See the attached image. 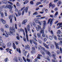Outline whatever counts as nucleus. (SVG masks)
<instances>
[{
	"instance_id": "1",
	"label": "nucleus",
	"mask_w": 62,
	"mask_h": 62,
	"mask_svg": "<svg viewBox=\"0 0 62 62\" xmlns=\"http://www.w3.org/2000/svg\"><path fill=\"white\" fill-rule=\"evenodd\" d=\"M10 30H11V31H10L9 32H7L6 31H5V36L6 38L8 37V35H10V36L14 35V34L13 33H15V28L14 27H12V28H11L10 27Z\"/></svg>"
},
{
	"instance_id": "2",
	"label": "nucleus",
	"mask_w": 62,
	"mask_h": 62,
	"mask_svg": "<svg viewBox=\"0 0 62 62\" xmlns=\"http://www.w3.org/2000/svg\"><path fill=\"white\" fill-rule=\"evenodd\" d=\"M41 49L42 50H43V51H44L45 53H46L47 54H48L50 57H51L52 56V55H51V53H50L49 52V51L47 50H46L45 49V48L43 47H41Z\"/></svg>"
},
{
	"instance_id": "3",
	"label": "nucleus",
	"mask_w": 62,
	"mask_h": 62,
	"mask_svg": "<svg viewBox=\"0 0 62 62\" xmlns=\"http://www.w3.org/2000/svg\"><path fill=\"white\" fill-rule=\"evenodd\" d=\"M35 23H39L40 25L41 26L42 25L41 23H43V21H42L40 22L39 21V20L38 19H37L35 21Z\"/></svg>"
},
{
	"instance_id": "4",
	"label": "nucleus",
	"mask_w": 62,
	"mask_h": 62,
	"mask_svg": "<svg viewBox=\"0 0 62 62\" xmlns=\"http://www.w3.org/2000/svg\"><path fill=\"white\" fill-rule=\"evenodd\" d=\"M43 29H45V27H46V26L47 23L45 20H44L43 21Z\"/></svg>"
},
{
	"instance_id": "5",
	"label": "nucleus",
	"mask_w": 62,
	"mask_h": 62,
	"mask_svg": "<svg viewBox=\"0 0 62 62\" xmlns=\"http://www.w3.org/2000/svg\"><path fill=\"white\" fill-rule=\"evenodd\" d=\"M25 31L26 32V38L28 42H29V40H28V35H27V30L26 28H25Z\"/></svg>"
},
{
	"instance_id": "6",
	"label": "nucleus",
	"mask_w": 62,
	"mask_h": 62,
	"mask_svg": "<svg viewBox=\"0 0 62 62\" xmlns=\"http://www.w3.org/2000/svg\"><path fill=\"white\" fill-rule=\"evenodd\" d=\"M50 23V24L51 25H52L53 24V19L50 18L48 20L47 23Z\"/></svg>"
},
{
	"instance_id": "7",
	"label": "nucleus",
	"mask_w": 62,
	"mask_h": 62,
	"mask_svg": "<svg viewBox=\"0 0 62 62\" xmlns=\"http://www.w3.org/2000/svg\"><path fill=\"white\" fill-rule=\"evenodd\" d=\"M21 11L20 10H19L18 11L17 13V15L16 13H15V14L16 16V17H19V16H20V15H21Z\"/></svg>"
},
{
	"instance_id": "8",
	"label": "nucleus",
	"mask_w": 62,
	"mask_h": 62,
	"mask_svg": "<svg viewBox=\"0 0 62 62\" xmlns=\"http://www.w3.org/2000/svg\"><path fill=\"white\" fill-rule=\"evenodd\" d=\"M52 56L53 57V58L55 60L56 59V54H55V53H54V54H53L52 55Z\"/></svg>"
},
{
	"instance_id": "9",
	"label": "nucleus",
	"mask_w": 62,
	"mask_h": 62,
	"mask_svg": "<svg viewBox=\"0 0 62 62\" xmlns=\"http://www.w3.org/2000/svg\"><path fill=\"white\" fill-rule=\"evenodd\" d=\"M55 43L56 48V49H58V50H59V46H58V44L55 42Z\"/></svg>"
},
{
	"instance_id": "10",
	"label": "nucleus",
	"mask_w": 62,
	"mask_h": 62,
	"mask_svg": "<svg viewBox=\"0 0 62 62\" xmlns=\"http://www.w3.org/2000/svg\"><path fill=\"white\" fill-rule=\"evenodd\" d=\"M37 30L38 31H39L40 29H41V27L39 25H38V27H36Z\"/></svg>"
},
{
	"instance_id": "11",
	"label": "nucleus",
	"mask_w": 62,
	"mask_h": 62,
	"mask_svg": "<svg viewBox=\"0 0 62 62\" xmlns=\"http://www.w3.org/2000/svg\"><path fill=\"white\" fill-rule=\"evenodd\" d=\"M49 6L50 7H51L52 8H54L55 7V5L54 4H52V2L50 3L49 4Z\"/></svg>"
},
{
	"instance_id": "12",
	"label": "nucleus",
	"mask_w": 62,
	"mask_h": 62,
	"mask_svg": "<svg viewBox=\"0 0 62 62\" xmlns=\"http://www.w3.org/2000/svg\"><path fill=\"white\" fill-rule=\"evenodd\" d=\"M28 20L26 19L24 20L22 22V24H24V25H25V23L27 22Z\"/></svg>"
},
{
	"instance_id": "13",
	"label": "nucleus",
	"mask_w": 62,
	"mask_h": 62,
	"mask_svg": "<svg viewBox=\"0 0 62 62\" xmlns=\"http://www.w3.org/2000/svg\"><path fill=\"white\" fill-rule=\"evenodd\" d=\"M34 37H33V38L34 40H35L36 41H38L36 39V38H37V36H36V34H34Z\"/></svg>"
},
{
	"instance_id": "14",
	"label": "nucleus",
	"mask_w": 62,
	"mask_h": 62,
	"mask_svg": "<svg viewBox=\"0 0 62 62\" xmlns=\"http://www.w3.org/2000/svg\"><path fill=\"white\" fill-rule=\"evenodd\" d=\"M50 47L51 49H54V45L53 44H51L50 45Z\"/></svg>"
},
{
	"instance_id": "15",
	"label": "nucleus",
	"mask_w": 62,
	"mask_h": 62,
	"mask_svg": "<svg viewBox=\"0 0 62 62\" xmlns=\"http://www.w3.org/2000/svg\"><path fill=\"white\" fill-rule=\"evenodd\" d=\"M7 8H9L10 9H11L12 8V6H11V5H7Z\"/></svg>"
},
{
	"instance_id": "16",
	"label": "nucleus",
	"mask_w": 62,
	"mask_h": 62,
	"mask_svg": "<svg viewBox=\"0 0 62 62\" xmlns=\"http://www.w3.org/2000/svg\"><path fill=\"white\" fill-rule=\"evenodd\" d=\"M1 21L3 24H5L6 23V22L5 20L3 19H1Z\"/></svg>"
},
{
	"instance_id": "17",
	"label": "nucleus",
	"mask_w": 62,
	"mask_h": 62,
	"mask_svg": "<svg viewBox=\"0 0 62 62\" xmlns=\"http://www.w3.org/2000/svg\"><path fill=\"white\" fill-rule=\"evenodd\" d=\"M25 46V48L26 49H27L28 50L29 49V50H30V47L29 46V45H27L26 46Z\"/></svg>"
},
{
	"instance_id": "18",
	"label": "nucleus",
	"mask_w": 62,
	"mask_h": 62,
	"mask_svg": "<svg viewBox=\"0 0 62 62\" xmlns=\"http://www.w3.org/2000/svg\"><path fill=\"white\" fill-rule=\"evenodd\" d=\"M43 44L44 46L46 48H47V49H49V47H48V46L46 44L44 43H43Z\"/></svg>"
},
{
	"instance_id": "19",
	"label": "nucleus",
	"mask_w": 62,
	"mask_h": 62,
	"mask_svg": "<svg viewBox=\"0 0 62 62\" xmlns=\"http://www.w3.org/2000/svg\"><path fill=\"white\" fill-rule=\"evenodd\" d=\"M27 28L28 31H30V25H27Z\"/></svg>"
},
{
	"instance_id": "20",
	"label": "nucleus",
	"mask_w": 62,
	"mask_h": 62,
	"mask_svg": "<svg viewBox=\"0 0 62 62\" xmlns=\"http://www.w3.org/2000/svg\"><path fill=\"white\" fill-rule=\"evenodd\" d=\"M39 56H42V55L40 54H38V56L37 57V58L38 59H41V58H40V57Z\"/></svg>"
},
{
	"instance_id": "21",
	"label": "nucleus",
	"mask_w": 62,
	"mask_h": 62,
	"mask_svg": "<svg viewBox=\"0 0 62 62\" xmlns=\"http://www.w3.org/2000/svg\"><path fill=\"white\" fill-rule=\"evenodd\" d=\"M62 3L60 1L58 2L57 3V5L58 7H59V6L60 5V4H61Z\"/></svg>"
},
{
	"instance_id": "22",
	"label": "nucleus",
	"mask_w": 62,
	"mask_h": 62,
	"mask_svg": "<svg viewBox=\"0 0 62 62\" xmlns=\"http://www.w3.org/2000/svg\"><path fill=\"white\" fill-rule=\"evenodd\" d=\"M1 45L2 47L3 48H6L5 47V44H4V43H2L1 44Z\"/></svg>"
},
{
	"instance_id": "23",
	"label": "nucleus",
	"mask_w": 62,
	"mask_h": 62,
	"mask_svg": "<svg viewBox=\"0 0 62 62\" xmlns=\"http://www.w3.org/2000/svg\"><path fill=\"white\" fill-rule=\"evenodd\" d=\"M2 8H7V5L6 6L3 5L2 6Z\"/></svg>"
},
{
	"instance_id": "24",
	"label": "nucleus",
	"mask_w": 62,
	"mask_h": 62,
	"mask_svg": "<svg viewBox=\"0 0 62 62\" xmlns=\"http://www.w3.org/2000/svg\"><path fill=\"white\" fill-rule=\"evenodd\" d=\"M37 35L38 38H40V37L41 36V35L39 33H37Z\"/></svg>"
},
{
	"instance_id": "25",
	"label": "nucleus",
	"mask_w": 62,
	"mask_h": 62,
	"mask_svg": "<svg viewBox=\"0 0 62 62\" xmlns=\"http://www.w3.org/2000/svg\"><path fill=\"white\" fill-rule=\"evenodd\" d=\"M11 43L10 42H9L8 43V47H10L11 46Z\"/></svg>"
},
{
	"instance_id": "26",
	"label": "nucleus",
	"mask_w": 62,
	"mask_h": 62,
	"mask_svg": "<svg viewBox=\"0 0 62 62\" xmlns=\"http://www.w3.org/2000/svg\"><path fill=\"white\" fill-rule=\"evenodd\" d=\"M16 51L17 52H18L19 53H21V50L20 48H19L18 49V48H16Z\"/></svg>"
},
{
	"instance_id": "27",
	"label": "nucleus",
	"mask_w": 62,
	"mask_h": 62,
	"mask_svg": "<svg viewBox=\"0 0 62 62\" xmlns=\"http://www.w3.org/2000/svg\"><path fill=\"white\" fill-rule=\"evenodd\" d=\"M24 30H23L22 29H21V28L19 29L18 30V31H19V32H21H21H23V31Z\"/></svg>"
},
{
	"instance_id": "28",
	"label": "nucleus",
	"mask_w": 62,
	"mask_h": 62,
	"mask_svg": "<svg viewBox=\"0 0 62 62\" xmlns=\"http://www.w3.org/2000/svg\"><path fill=\"white\" fill-rule=\"evenodd\" d=\"M17 57H15V58L13 59V60L15 61H16V62H18V61H17Z\"/></svg>"
},
{
	"instance_id": "29",
	"label": "nucleus",
	"mask_w": 62,
	"mask_h": 62,
	"mask_svg": "<svg viewBox=\"0 0 62 62\" xmlns=\"http://www.w3.org/2000/svg\"><path fill=\"white\" fill-rule=\"evenodd\" d=\"M40 52L42 54H43V55H45V53L42 50Z\"/></svg>"
},
{
	"instance_id": "30",
	"label": "nucleus",
	"mask_w": 62,
	"mask_h": 62,
	"mask_svg": "<svg viewBox=\"0 0 62 62\" xmlns=\"http://www.w3.org/2000/svg\"><path fill=\"white\" fill-rule=\"evenodd\" d=\"M46 59L47 60H48V61H49V62L50 61V58H49V56H47Z\"/></svg>"
},
{
	"instance_id": "31",
	"label": "nucleus",
	"mask_w": 62,
	"mask_h": 62,
	"mask_svg": "<svg viewBox=\"0 0 62 62\" xmlns=\"http://www.w3.org/2000/svg\"><path fill=\"white\" fill-rule=\"evenodd\" d=\"M38 14V13L37 11L35 12L33 14V15H37Z\"/></svg>"
},
{
	"instance_id": "32",
	"label": "nucleus",
	"mask_w": 62,
	"mask_h": 62,
	"mask_svg": "<svg viewBox=\"0 0 62 62\" xmlns=\"http://www.w3.org/2000/svg\"><path fill=\"white\" fill-rule=\"evenodd\" d=\"M13 47L14 49H16V46H15V44L14 43H13Z\"/></svg>"
},
{
	"instance_id": "33",
	"label": "nucleus",
	"mask_w": 62,
	"mask_h": 62,
	"mask_svg": "<svg viewBox=\"0 0 62 62\" xmlns=\"http://www.w3.org/2000/svg\"><path fill=\"white\" fill-rule=\"evenodd\" d=\"M58 25H59V26H61V25H62V23H58L57 24V26H58Z\"/></svg>"
},
{
	"instance_id": "34",
	"label": "nucleus",
	"mask_w": 62,
	"mask_h": 62,
	"mask_svg": "<svg viewBox=\"0 0 62 62\" xmlns=\"http://www.w3.org/2000/svg\"><path fill=\"white\" fill-rule=\"evenodd\" d=\"M12 15H11L9 16V19H12Z\"/></svg>"
},
{
	"instance_id": "35",
	"label": "nucleus",
	"mask_w": 62,
	"mask_h": 62,
	"mask_svg": "<svg viewBox=\"0 0 62 62\" xmlns=\"http://www.w3.org/2000/svg\"><path fill=\"white\" fill-rule=\"evenodd\" d=\"M60 33H61V31L60 30L58 31L57 32V34H60Z\"/></svg>"
},
{
	"instance_id": "36",
	"label": "nucleus",
	"mask_w": 62,
	"mask_h": 62,
	"mask_svg": "<svg viewBox=\"0 0 62 62\" xmlns=\"http://www.w3.org/2000/svg\"><path fill=\"white\" fill-rule=\"evenodd\" d=\"M32 24H33V26L34 27H36V24L35 23V22H33L32 23Z\"/></svg>"
},
{
	"instance_id": "37",
	"label": "nucleus",
	"mask_w": 62,
	"mask_h": 62,
	"mask_svg": "<svg viewBox=\"0 0 62 62\" xmlns=\"http://www.w3.org/2000/svg\"><path fill=\"white\" fill-rule=\"evenodd\" d=\"M27 11H28V8H27V7L25 9V12L26 13L27 12Z\"/></svg>"
},
{
	"instance_id": "38",
	"label": "nucleus",
	"mask_w": 62,
	"mask_h": 62,
	"mask_svg": "<svg viewBox=\"0 0 62 62\" xmlns=\"http://www.w3.org/2000/svg\"><path fill=\"white\" fill-rule=\"evenodd\" d=\"M0 30L2 32H4V29L3 28H0Z\"/></svg>"
},
{
	"instance_id": "39",
	"label": "nucleus",
	"mask_w": 62,
	"mask_h": 62,
	"mask_svg": "<svg viewBox=\"0 0 62 62\" xmlns=\"http://www.w3.org/2000/svg\"><path fill=\"white\" fill-rule=\"evenodd\" d=\"M49 38L50 40H53V37L51 36H50L49 37Z\"/></svg>"
},
{
	"instance_id": "40",
	"label": "nucleus",
	"mask_w": 62,
	"mask_h": 62,
	"mask_svg": "<svg viewBox=\"0 0 62 62\" xmlns=\"http://www.w3.org/2000/svg\"><path fill=\"white\" fill-rule=\"evenodd\" d=\"M29 1L28 0H26V1L24 2V4H27L28 2Z\"/></svg>"
},
{
	"instance_id": "41",
	"label": "nucleus",
	"mask_w": 62,
	"mask_h": 62,
	"mask_svg": "<svg viewBox=\"0 0 62 62\" xmlns=\"http://www.w3.org/2000/svg\"><path fill=\"white\" fill-rule=\"evenodd\" d=\"M44 30H41V31L40 32V33L43 34L44 33Z\"/></svg>"
},
{
	"instance_id": "42",
	"label": "nucleus",
	"mask_w": 62,
	"mask_h": 62,
	"mask_svg": "<svg viewBox=\"0 0 62 62\" xmlns=\"http://www.w3.org/2000/svg\"><path fill=\"white\" fill-rule=\"evenodd\" d=\"M23 39L24 40V41L25 42V43L26 42V39H25V38L24 37H23Z\"/></svg>"
},
{
	"instance_id": "43",
	"label": "nucleus",
	"mask_w": 62,
	"mask_h": 62,
	"mask_svg": "<svg viewBox=\"0 0 62 62\" xmlns=\"http://www.w3.org/2000/svg\"><path fill=\"white\" fill-rule=\"evenodd\" d=\"M0 15H1V17L3 18L4 17V14H3V13L1 12V13Z\"/></svg>"
},
{
	"instance_id": "44",
	"label": "nucleus",
	"mask_w": 62,
	"mask_h": 62,
	"mask_svg": "<svg viewBox=\"0 0 62 62\" xmlns=\"http://www.w3.org/2000/svg\"><path fill=\"white\" fill-rule=\"evenodd\" d=\"M41 4V2H38L36 3V6H38V5H39L40 4Z\"/></svg>"
},
{
	"instance_id": "45",
	"label": "nucleus",
	"mask_w": 62,
	"mask_h": 62,
	"mask_svg": "<svg viewBox=\"0 0 62 62\" xmlns=\"http://www.w3.org/2000/svg\"><path fill=\"white\" fill-rule=\"evenodd\" d=\"M23 58L24 62H26V59H25V58H24V57L23 56Z\"/></svg>"
},
{
	"instance_id": "46",
	"label": "nucleus",
	"mask_w": 62,
	"mask_h": 62,
	"mask_svg": "<svg viewBox=\"0 0 62 62\" xmlns=\"http://www.w3.org/2000/svg\"><path fill=\"white\" fill-rule=\"evenodd\" d=\"M18 60H19V61H22V59L20 57H18Z\"/></svg>"
},
{
	"instance_id": "47",
	"label": "nucleus",
	"mask_w": 62,
	"mask_h": 62,
	"mask_svg": "<svg viewBox=\"0 0 62 62\" xmlns=\"http://www.w3.org/2000/svg\"><path fill=\"white\" fill-rule=\"evenodd\" d=\"M60 52L61 53V54H62V48L61 47H60Z\"/></svg>"
},
{
	"instance_id": "48",
	"label": "nucleus",
	"mask_w": 62,
	"mask_h": 62,
	"mask_svg": "<svg viewBox=\"0 0 62 62\" xmlns=\"http://www.w3.org/2000/svg\"><path fill=\"white\" fill-rule=\"evenodd\" d=\"M5 28H9L8 27V25L7 24H6L5 25Z\"/></svg>"
},
{
	"instance_id": "49",
	"label": "nucleus",
	"mask_w": 62,
	"mask_h": 62,
	"mask_svg": "<svg viewBox=\"0 0 62 62\" xmlns=\"http://www.w3.org/2000/svg\"><path fill=\"white\" fill-rule=\"evenodd\" d=\"M8 3H9V4H10V5H13V3H12L9 1H8Z\"/></svg>"
},
{
	"instance_id": "50",
	"label": "nucleus",
	"mask_w": 62,
	"mask_h": 62,
	"mask_svg": "<svg viewBox=\"0 0 62 62\" xmlns=\"http://www.w3.org/2000/svg\"><path fill=\"white\" fill-rule=\"evenodd\" d=\"M33 43L34 44H35L36 45H37V43L35 41H33Z\"/></svg>"
},
{
	"instance_id": "51",
	"label": "nucleus",
	"mask_w": 62,
	"mask_h": 62,
	"mask_svg": "<svg viewBox=\"0 0 62 62\" xmlns=\"http://www.w3.org/2000/svg\"><path fill=\"white\" fill-rule=\"evenodd\" d=\"M60 54V52H59V51L57 50V54Z\"/></svg>"
},
{
	"instance_id": "52",
	"label": "nucleus",
	"mask_w": 62,
	"mask_h": 62,
	"mask_svg": "<svg viewBox=\"0 0 62 62\" xmlns=\"http://www.w3.org/2000/svg\"><path fill=\"white\" fill-rule=\"evenodd\" d=\"M17 24H15V28L16 29H17Z\"/></svg>"
},
{
	"instance_id": "53",
	"label": "nucleus",
	"mask_w": 62,
	"mask_h": 62,
	"mask_svg": "<svg viewBox=\"0 0 62 62\" xmlns=\"http://www.w3.org/2000/svg\"><path fill=\"white\" fill-rule=\"evenodd\" d=\"M58 12L57 11L56 12L55 14V15H54L55 16H56L57 15H58Z\"/></svg>"
},
{
	"instance_id": "54",
	"label": "nucleus",
	"mask_w": 62,
	"mask_h": 62,
	"mask_svg": "<svg viewBox=\"0 0 62 62\" xmlns=\"http://www.w3.org/2000/svg\"><path fill=\"white\" fill-rule=\"evenodd\" d=\"M54 38L55 40H57V37H56V36L55 35L54 36Z\"/></svg>"
},
{
	"instance_id": "55",
	"label": "nucleus",
	"mask_w": 62,
	"mask_h": 62,
	"mask_svg": "<svg viewBox=\"0 0 62 62\" xmlns=\"http://www.w3.org/2000/svg\"><path fill=\"white\" fill-rule=\"evenodd\" d=\"M8 58H5V59L4 61H5L6 62H7V61H8Z\"/></svg>"
},
{
	"instance_id": "56",
	"label": "nucleus",
	"mask_w": 62,
	"mask_h": 62,
	"mask_svg": "<svg viewBox=\"0 0 62 62\" xmlns=\"http://www.w3.org/2000/svg\"><path fill=\"white\" fill-rule=\"evenodd\" d=\"M31 4V5H33L34 4V2H33V1H31L30 2Z\"/></svg>"
},
{
	"instance_id": "57",
	"label": "nucleus",
	"mask_w": 62,
	"mask_h": 62,
	"mask_svg": "<svg viewBox=\"0 0 62 62\" xmlns=\"http://www.w3.org/2000/svg\"><path fill=\"white\" fill-rule=\"evenodd\" d=\"M26 60H27V61L28 62H30V59H29L28 58H27L26 59Z\"/></svg>"
},
{
	"instance_id": "58",
	"label": "nucleus",
	"mask_w": 62,
	"mask_h": 62,
	"mask_svg": "<svg viewBox=\"0 0 62 62\" xmlns=\"http://www.w3.org/2000/svg\"><path fill=\"white\" fill-rule=\"evenodd\" d=\"M3 42V40L1 39H0V43H2Z\"/></svg>"
},
{
	"instance_id": "59",
	"label": "nucleus",
	"mask_w": 62,
	"mask_h": 62,
	"mask_svg": "<svg viewBox=\"0 0 62 62\" xmlns=\"http://www.w3.org/2000/svg\"><path fill=\"white\" fill-rule=\"evenodd\" d=\"M32 40H32L31 39H30V42L31 43V44H32Z\"/></svg>"
},
{
	"instance_id": "60",
	"label": "nucleus",
	"mask_w": 62,
	"mask_h": 62,
	"mask_svg": "<svg viewBox=\"0 0 62 62\" xmlns=\"http://www.w3.org/2000/svg\"><path fill=\"white\" fill-rule=\"evenodd\" d=\"M24 10H25V9H24V10L22 12V15H23V14H24Z\"/></svg>"
},
{
	"instance_id": "61",
	"label": "nucleus",
	"mask_w": 62,
	"mask_h": 62,
	"mask_svg": "<svg viewBox=\"0 0 62 62\" xmlns=\"http://www.w3.org/2000/svg\"><path fill=\"white\" fill-rule=\"evenodd\" d=\"M38 41L40 44H41V43H42V41H41V40H39Z\"/></svg>"
},
{
	"instance_id": "62",
	"label": "nucleus",
	"mask_w": 62,
	"mask_h": 62,
	"mask_svg": "<svg viewBox=\"0 0 62 62\" xmlns=\"http://www.w3.org/2000/svg\"><path fill=\"white\" fill-rule=\"evenodd\" d=\"M58 10V8H55L54 9V10L55 11H57Z\"/></svg>"
},
{
	"instance_id": "63",
	"label": "nucleus",
	"mask_w": 62,
	"mask_h": 62,
	"mask_svg": "<svg viewBox=\"0 0 62 62\" xmlns=\"http://www.w3.org/2000/svg\"><path fill=\"white\" fill-rule=\"evenodd\" d=\"M42 36L43 37H45V34H44V33H43L42 34Z\"/></svg>"
},
{
	"instance_id": "64",
	"label": "nucleus",
	"mask_w": 62,
	"mask_h": 62,
	"mask_svg": "<svg viewBox=\"0 0 62 62\" xmlns=\"http://www.w3.org/2000/svg\"><path fill=\"white\" fill-rule=\"evenodd\" d=\"M58 39L59 40H62V38H58Z\"/></svg>"
}]
</instances>
